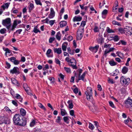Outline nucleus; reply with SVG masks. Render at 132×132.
Here are the masks:
<instances>
[{
	"mask_svg": "<svg viewBox=\"0 0 132 132\" xmlns=\"http://www.w3.org/2000/svg\"><path fill=\"white\" fill-rule=\"evenodd\" d=\"M108 12V11L106 10H104L102 13V14L106 15Z\"/></svg>",
	"mask_w": 132,
	"mask_h": 132,
	"instance_id": "54",
	"label": "nucleus"
},
{
	"mask_svg": "<svg viewBox=\"0 0 132 132\" xmlns=\"http://www.w3.org/2000/svg\"><path fill=\"white\" fill-rule=\"evenodd\" d=\"M105 27V24L103 23H101L100 26V29H104V28Z\"/></svg>",
	"mask_w": 132,
	"mask_h": 132,
	"instance_id": "40",
	"label": "nucleus"
},
{
	"mask_svg": "<svg viewBox=\"0 0 132 132\" xmlns=\"http://www.w3.org/2000/svg\"><path fill=\"white\" fill-rule=\"evenodd\" d=\"M2 24L5 26L8 30L10 29L11 26V20L10 18H7L3 20Z\"/></svg>",
	"mask_w": 132,
	"mask_h": 132,
	"instance_id": "3",
	"label": "nucleus"
},
{
	"mask_svg": "<svg viewBox=\"0 0 132 132\" xmlns=\"http://www.w3.org/2000/svg\"><path fill=\"white\" fill-rule=\"evenodd\" d=\"M55 20H51L50 21H49V24H50L52 26L53 25L54 23V22L55 21Z\"/></svg>",
	"mask_w": 132,
	"mask_h": 132,
	"instance_id": "57",
	"label": "nucleus"
},
{
	"mask_svg": "<svg viewBox=\"0 0 132 132\" xmlns=\"http://www.w3.org/2000/svg\"><path fill=\"white\" fill-rule=\"evenodd\" d=\"M35 121L34 120L32 121L30 124V126L31 127L33 126L35 124Z\"/></svg>",
	"mask_w": 132,
	"mask_h": 132,
	"instance_id": "62",
	"label": "nucleus"
},
{
	"mask_svg": "<svg viewBox=\"0 0 132 132\" xmlns=\"http://www.w3.org/2000/svg\"><path fill=\"white\" fill-rule=\"evenodd\" d=\"M114 41H117L119 40L118 36L116 35L113 38Z\"/></svg>",
	"mask_w": 132,
	"mask_h": 132,
	"instance_id": "49",
	"label": "nucleus"
},
{
	"mask_svg": "<svg viewBox=\"0 0 132 132\" xmlns=\"http://www.w3.org/2000/svg\"><path fill=\"white\" fill-rule=\"evenodd\" d=\"M34 4L31 3L30 4L29 6V9L30 11H32L34 8Z\"/></svg>",
	"mask_w": 132,
	"mask_h": 132,
	"instance_id": "32",
	"label": "nucleus"
},
{
	"mask_svg": "<svg viewBox=\"0 0 132 132\" xmlns=\"http://www.w3.org/2000/svg\"><path fill=\"white\" fill-rule=\"evenodd\" d=\"M10 123V119L4 116L0 117V124H9Z\"/></svg>",
	"mask_w": 132,
	"mask_h": 132,
	"instance_id": "4",
	"label": "nucleus"
},
{
	"mask_svg": "<svg viewBox=\"0 0 132 132\" xmlns=\"http://www.w3.org/2000/svg\"><path fill=\"white\" fill-rule=\"evenodd\" d=\"M72 39V37L71 36H68L67 40L69 41H71Z\"/></svg>",
	"mask_w": 132,
	"mask_h": 132,
	"instance_id": "55",
	"label": "nucleus"
},
{
	"mask_svg": "<svg viewBox=\"0 0 132 132\" xmlns=\"http://www.w3.org/2000/svg\"><path fill=\"white\" fill-rule=\"evenodd\" d=\"M67 43L66 42H65L62 45V49L63 51H66L67 48Z\"/></svg>",
	"mask_w": 132,
	"mask_h": 132,
	"instance_id": "21",
	"label": "nucleus"
},
{
	"mask_svg": "<svg viewBox=\"0 0 132 132\" xmlns=\"http://www.w3.org/2000/svg\"><path fill=\"white\" fill-rule=\"evenodd\" d=\"M83 34H77V39L78 40H80L83 36Z\"/></svg>",
	"mask_w": 132,
	"mask_h": 132,
	"instance_id": "31",
	"label": "nucleus"
},
{
	"mask_svg": "<svg viewBox=\"0 0 132 132\" xmlns=\"http://www.w3.org/2000/svg\"><path fill=\"white\" fill-rule=\"evenodd\" d=\"M13 121L16 125L24 126L26 125V121L25 120H23L21 116L19 114L15 115L13 118Z\"/></svg>",
	"mask_w": 132,
	"mask_h": 132,
	"instance_id": "1",
	"label": "nucleus"
},
{
	"mask_svg": "<svg viewBox=\"0 0 132 132\" xmlns=\"http://www.w3.org/2000/svg\"><path fill=\"white\" fill-rule=\"evenodd\" d=\"M87 99L89 101H92L93 99V92L92 88L90 87L87 88V91L85 92Z\"/></svg>",
	"mask_w": 132,
	"mask_h": 132,
	"instance_id": "2",
	"label": "nucleus"
},
{
	"mask_svg": "<svg viewBox=\"0 0 132 132\" xmlns=\"http://www.w3.org/2000/svg\"><path fill=\"white\" fill-rule=\"evenodd\" d=\"M89 128L92 130H93L95 128L94 125L90 123H89Z\"/></svg>",
	"mask_w": 132,
	"mask_h": 132,
	"instance_id": "38",
	"label": "nucleus"
},
{
	"mask_svg": "<svg viewBox=\"0 0 132 132\" xmlns=\"http://www.w3.org/2000/svg\"><path fill=\"white\" fill-rule=\"evenodd\" d=\"M97 42L98 43L101 44L104 42V38L102 36H100L97 39Z\"/></svg>",
	"mask_w": 132,
	"mask_h": 132,
	"instance_id": "13",
	"label": "nucleus"
},
{
	"mask_svg": "<svg viewBox=\"0 0 132 132\" xmlns=\"http://www.w3.org/2000/svg\"><path fill=\"white\" fill-rule=\"evenodd\" d=\"M109 103L110 106L113 108L114 107V105L112 102L110 101L109 102Z\"/></svg>",
	"mask_w": 132,
	"mask_h": 132,
	"instance_id": "58",
	"label": "nucleus"
},
{
	"mask_svg": "<svg viewBox=\"0 0 132 132\" xmlns=\"http://www.w3.org/2000/svg\"><path fill=\"white\" fill-rule=\"evenodd\" d=\"M36 4L37 5H42V4L39 0H35Z\"/></svg>",
	"mask_w": 132,
	"mask_h": 132,
	"instance_id": "42",
	"label": "nucleus"
},
{
	"mask_svg": "<svg viewBox=\"0 0 132 132\" xmlns=\"http://www.w3.org/2000/svg\"><path fill=\"white\" fill-rule=\"evenodd\" d=\"M51 50L50 49H48L47 51V52L46 53V54L48 57H52L53 56L52 55H50V54L51 52Z\"/></svg>",
	"mask_w": 132,
	"mask_h": 132,
	"instance_id": "27",
	"label": "nucleus"
},
{
	"mask_svg": "<svg viewBox=\"0 0 132 132\" xmlns=\"http://www.w3.org/2000/svg\"><path fill=\"white\" fill-rule=\"evenodd\" d=\"M69 116L64 117L63 118V119L64 121L67 124H68L69 122L68 121L69 120Z\"/></svg>",
	"mask_w": 132,
	"mask_h": 132,
	"instance_id": "26",
	"label": "nucleus"
},
{
	"mask_svg": "<svg viewBox=\"0 0 132 132\" xmlns=\"http://www.w3.org/2000/svg\"><path fill=\"white\" fill-rule=\"evenodd\" d=\"M82 19V18L80 16H75L73 19V21L74 22L75 21H81Z\"/></svg>",
	"mask_w": 132,
	"mask_h": 132,
	"instance_id": "12",
	"label": "nucleus"
},
{
	"mask_svg": "<svg viewBox=\"0 0 132 132\" xmlns=\"http://www.w3.org/2000/svg\"><path fill=\"white\" fill-rule=\"evenodd\" d=\"M11 80L12 83L14 84H19L18 81L14 78H11Z\"/></svg>",
	"mask_w": 132,
	"mask_h": 132,
	"instance_id": "30",
	"label": "nucleus"
},
{
	"mask_svg": "<svg viewBox=\"0 0 132 132\" xmlns=\"http://www.w3.org/2000/svg\"><path fill=\"white\" fill-rule=\"evenodd\" d=\"M87 73L86 71L84 72L82 75L80 76L78 80H82L84 81V78L85 77V76L86 75V74Z\"/></svg>",
	"mask_w": 132,
	"mask_h": 132,
	"instance_id": "23",
	"label": "nucleus"
},
{
	"mask_svg": "<svg viewBox=\"0 0 132 132\" xmlns=\"http://www.w3.org/2000/svg\"><path fill=\"white\" fill-rule=\"evenodd\" d=\"M10 4V3H5L4 5H3L1 7L3 9V10H4L6 8H8Z\"/></svg>",
	"mask_w": 132,
	"mask_h": 132,
	"instance_id": "16",
	"label": "nucleus"
},
{
	"mask_svg": "<svg viewBox=\"0 0 132 132\" xmlns=\"http://www.w3.org/2000/svg\"><path fill=\"white\" fill-rule=\"evenodd\" d=\"M10 73L12 74L17 73L18 74L20 73V72L19 71V69L18 68L14 67L13 69L11 70L10 71Z\"/></svg>",
	"mask_w": 132,
	"mask_h": 132,
	"instance_id": "10",
	"label": "nucleus"
},
{
	"mask_svg": "<svg viewBox=\"0 0 132 132\" xmlns=\"http://www.w3.org/2000/svg\"><path fill=\"white\" fill-rule=\"evenodd\" d=\"M16 95L15 97L17 99L19 100V102L21 103H22L23 98L21 97V96L19 94H17Z\"/></svg>",
	"mask_w": 132,
	"mask_h": 132,
	"instance_id": "19",
	"label": "nucleus"
},
{
	"mask_svg": "<svg viewBox=\"0 0 132 132\" xmlns=\"http://www.w3.org/2000/svg\"><path fill=\"white\" fill-rule=\"evenodd\" d=\"M106 30L108 33H113L114 32V31L110 29L109 27H107V28Z\"/></svg>",
	"mask_w": 132,
	"mask_h": 132,
	"instance_id": "35",
	"label": "nucleus"
},
{
	"mask_svg": "<svg viewBox=\"0 0 132 132\" xmlns=\"http://www.w3.org/2000/svg\"><path fill=\"white\" fill-rule=\"evenodd\" d=\"M125 105L127 108L132 107V100L128 98L125 102Z\"/></svg>",
	"mask_w": 132,
	"mask_h": 132,
	"instance_id": "8",
	"label": "nucleus"
},
{
	"mask_svg": "<svg viewBox=\"0 0 132 132\" xmlns=\"http://www.w3.org/2000/svg\"><path fill=\"white\" fill-rule=\"evenodd\" d=\"M23 87L27 93L29 95H32V93L28 92L29 90L30 89V88L28 86L26 83H24L23 85Z\"/></svg>",
	"mask_w": 132,
	"mask_h": 132,
	"instance_id": "9",
	"label": "nucleus"
},
{
	"mask_svg": "<svg viewBox=\"0 0 132 132\" xmlns=\"http://www.w3.org/2000/svg\"><path fill=\"white\" fill-rule=\"evenodd\" d=\"M38 106L41 108L43 109L44 110L46 111V110L45 108L43 106V105H42L41 103H38Z\"/></svg>",
	"mask_w": 132,
	"mask_h": 132,
	"instance_id": "36",
	"label": "nucleus"
},
{
	"mask_svg": "<svg viewBox=\"0 0 132 132\" xmlns=\"http://www.w3.org/2000/svg\"><path fill=\"white\" fill-rule=\"evenodd\" d=\"M130 80L129 78H128L126 79L124 78V77L123 76H121L120 78V82L122 85H128L129 82L128 81Z\"/></svg>",
	"mask_w": 132,
	"mask_h": 132,
	"instance_id": "5",
	"label": "nucleus"
},
{
	"mask_svg": "<svg viewBox=\"0 0 132 132\" xmlns=\"http://www.w3.org/2000/svg\"><path fill=\"white\" fill-rule=\"evenodd\" d=\"M20 113L22 116H24L26 115V112L24 109L21 108L20 109Z\"/></svg>",
	"mask_w": 132,
	"mask_h": 132,
	"instance_id": "22",
	"label": "nucleus"
},
{
	"mask_svg": "<svg viewBox=\"0 0 132 132\" xmlns=\"http://www.w3.org/2000/svg\"><path fill=\"white\" fill-rule=\"evenodd\" d=\"M108 80L109 82L110 83H111V84H113L114 83L112 80L111 79L109 78H108Z\"/></svg>",
	"mask_w": 132,
	"mask_h": 132,
	"instance_id": "64",
	"label": "nucleus"
},
{
	"mask_svg": "<svg viewBox=\"0 0 132 132\" xmlns=\"http://www.w3.org/2000/svg\"><path fill=\"white\" fill-rule=\"evenodd\" d=\"M67 23L66 21H61L60 22V26L61 27H63L65 26L67 24Z\"/></svg>",
	"mask_w": 132,
	"mask_h": 132,
	"instance_id": "18",
	"label": "nucleus"
},
{
	"mask_svg": "<svg viewBox=\"0 0 132 132\" xmlns=\"http://www.w3.org/2000/svg\"><path fill=\"white\" fill-rule=\"evenodd\" d=\"M9 59H10L11 61L13 63L16 60V59L14 57H12L10 59L9 58Z\"/></svg>",
	"mask_w": 132,
	"mask_h": 132,
	"instance_id": "46",
	"label": "nucleus"
},
{
	"mask_svg": "<svg viewBox=\"0 0 132 132\" xmlns=\"http://www.w3.org/2000/svg\"><path fill=\"white\" fill-rule=\"evenodd\" d=\"M55 38L54 37H51L49 39V42L50 43H52L53 41L55 40Z\"/></svg>",
	"mask_w": 132,
	"mask_h": 132,
	"instance_id": "45",
	"label": "nucleus"
},
{
	"mask_svg": "<svg viewBox=\"0 0 132 132\" xmlns=\"http://www.w3.org/2000/svg\"><path fill=\"white\" fill-rule=\"evenodd\" d=\"M61 36V35L60 34V31L58 32L56 35V38L59 40H60Z\"/></svg>",
	"mask_w": 132,
	"mask_h": 132,
	"instance_id": "28",
	"label": "nucleus"
},
{
	"mask_svg": "<svg viewBox=\"0 0 132 132\" xmlns=\"http://www.w3.org/2000/svg\"><path fill=\"white\" fill-rule=\"evenodd\" d=\"M17 25V21L16 20H14L12 26L16 27V26Z\"/></svg>",
	"mask_w": 132,
	"mask_h": 132,
	"instance_id": "63",
	"label": "nucleus"
},
{
	"mask_svg": "<svg viewBox=\"0 0 132 132\" xmlns=\"http://www.w3.org/2000/svg\"><path fill=\"white\" fill-rule=\"evenodd\" d=\"M85 24V21H82L81 23V25L80 27H81V28L84 27Z\"/></svg>",
	"mask_w": 132,
	"mask_h": 132,
	"instance_id": "44",
	"label": "nucleus"
},
{
	"mask_svg": "<svg viewBox=\"0 0 132 132\" xmlns=\"http://www.w3.org/2000/svg\"><path fill=\"white\" fill-rule=\"evenodd\" d=\"M99 47V46L98 45H96L94 47H90L89 49L92 52L95 53L97 52Z\"/></svg>",
	"mask_w": 132,
	"mask_h": 132,
	"instance_id": "11",
	"label": "nucleus"
},
{
	"mask_svg": "<svg viewBox=\"0 0 132 132\" xmlns=\"http://www.w3.org/2000/svg\"><path fill=\"white\" fill-rule=\"evenodd\" d=\"M123 31L127 35H131L132 34V28L131 27L126 26L124 28Z\"/></svg>",
	"mask_w": 132,
	"mask_h": 132,
	"instance_id": "7",
	"label": "nucleus"
},
{
	"mask_svg": "<svg viewBox=\"0 0 132 132\" xmlns=\"http://www.w3.org/2000/svg\"><path fill=\"white\" fill-rule=\"evenodd\" d=\"M67 50L68 53H69L70 54L72 55H73L74 54V51H71V50L70 49V47L68 48H67Z\"/></svg>",
	"mask_w": 132,
	"mask_h": 132,
	"instance_id": "41",
	"label": "nucleus"
},
{
	"mask_svg": "<svg viewBox=\"0 0 132 132\" xmlns=\"http://www.w3.org/2000/svg\"><path fill=\"white\" fill-rule=\"evenodd\" d=\"M71 64L69 63L68 65L72 67L73 69H77V68L76 66V61L75 59L74 58H72L70 59V62Z\"/></svg>",
	"mask_w": 132,
	"mask_h": 132,
	"instance_id": "6",
	"label": "nucleus"
},
{
	"mask_svg": "<svg viewBox=\"0 0 132 132\" xmlns=\"http://www.w3.org/2000/svg\"><path fill=\"white\" fill-rule=\"evenodd\" d=\"M49 80L51 81V83H53L54 81V78H49Z\"/></svg>",
	"mask_w": 132,
	"mask_h": 132,
	"instance_id": "60",
	"label": "nucleus"
},
{
	"mask_svg": "<svg viewBox=\"0 0 132 132\" xmlns=\"http://www.w3.org/2000/svg\"><path fill=\"white\" fill-rule=\"evenodd\" d=\"M110 51H109V50H108L107 49H106V50H105L104 51V55L105 56V57L106 56V54L110 52Z\"/></svg>",
	"mask_w": 132,
	"mask_h": 132,
	"instance_id": "53",
	"label": "nucleus"
},
{
	"mask_svg": "<svg viewBox=\"0 0 132 132\" xmlns=\"http://www.w3.org/2000/svg\"><path fill=\"white\" fill-rule=\"evenodd\" d=\"M65 71L68 73H70L71 72L70 69L69 68L64 67V68Z\"/></svg>",
	"mask_w": 132,
	"mask_h": 132,
	"instance_id": "50",
	"label": "nucleus"
},
{
	"mask_svg": "<svg viewBox=\"0 0 132 132\" xmlns=\"http://www.w3.org/2000/svg\"><path fill=\"white\" fill-rule=\"evenodd\" d=\"M72 89L73 90L74 93L75 94H77L78 92V89L77 87H76L74 89L72 88Z\"/></svg>",
	"mask_w": 132,
	"mask_h": 132,
	"instance_id": "39",
	"label": "nucleus"
},
{
	"mask_svg": "<svg viewBox=\"0 0 132 132\" xmlns=\"http://www.w3.org/2000/svg\"><path fill=\"white\" fill-rule=\"evenodd\" d=\"M33 31L35 33H37L38 32H40V30L37 29V27H36L34 28Z\"/></svg>",
	"mask_w": 132,
	"mask_h": 132,
	"instance_id": "34",
	"label": "nucleus"
},
{
	"mask_svg": "<svg viewBox=\"0 0 132 132\" xmlns=\"http://www.w3.org/2000/svg\"><path fill=\"white\" fill-rule=\"evenodd\" d=\"M12 103L16 106H17L18 105V104L15 101L12 100Z\"/></svg>",
	"mask_w": 132,
	"mask_h": 132,
	"instance_id": "56",
	"label": "nucleus"
},
{
	"mask_svg": "<svg viewBox=\"0 0 132 132\" xmlns=\"http://www.w3.org/2000/svg\"><path fill=\"white\" fill-rule=\"evenodd\" d=\"M84 27L82 28H81V27H80L78 29V31L77 32V34H83L84 31Z\"/></svg>",
	"mask_w": 132,
	"mask_h": 132,
	"instance_id": "15",
	"label": "nucleus"
},
{
	"mask_svg": "<svg viewBox=\"0 0 132 132\" xmlns=\"http://www.w3.org/2000/svg\"><path fill=\"white\" fill-rule=\"evenodd\" d=\"M112 23L113 25H117L119 26H121L119 22L115 21H112Z\"/></svg>",
	"mask_w": 132,
	"mask_h": 132,
	"instance_id": "37",
	"label": "nucleus"
},
{
	"mask_svg": "<svg viewBox=\"0 0 132 132\" xmlns=\"http://www.w3.org/2000/svg\"><path fill=\"white\" fill-rule=\"evenodd\" d=\"M3 49L6 52V53L10 54L11 53V51L7 48H5V47H3Z\"/></svg>",
	"mask_w": 132,
	"mask_h": 132,
	"instance_id": "33",
	"label": "nucleus"
},
{
	"mask_svg": "<svg viewBox=\"0 0 132 132\" xmlns=\"http://www.w3.org/2000/svg\"><path fill=\"white\" fill-rule=\"evenodd\" d=\"M109 63L112 66L115 65L117 64V63L115 62L113 60L109 61Z\"/></svg>",
	"mask_w": 132,
	"mask_h": 132,
	"instance_id": "29",
	"label": "nucleus"
},
{
	"mask_svg": "<svg viewBox=\"0 0 132 132\" xmlns=\"http://www.w3.org/2000/svg\"><path fill=\"white\" fill-rule=\"evenodd\" d=\"M55 15V12L53 8H51V12L49 18H53Z\"/></svg>",
	"mask_w": 132,
	"mask_h": 132,
	"instance_id": "14",
	"label": "nucleus"
},
{
	"mask_svg": "<svg viewBox=\"0 0 132 132\" xmlns=\"http://www.w3.org/2000/svg\"><path fill=\"white\" fill-rule=\"evenodd\" d=\"M99 29L98 27L95 26L94 29V31L95 32H97L99 31Z\"/></svg>",
	"mask_w": 132,
	"mask_h": 132,
	"instance_id": "43",
	"label": "nucleus"
},
{
	"mask_svg": "<svg viewBox=\"0 0 132 132\" xmlns=\"http://www.w3.org/2000/svg\"><path fill=\"white\" fill-rule=\"evenodd\" d=\"M5 31H6V29L5 28H3L0 30V32L2 34H4L5 33Z\"/></svg>",
	"mask_w": 132,
	"mask_h": 132,
	"instance_id": "52",
	"label": "nucleus"
},
{
	"mask_svg": "<svg viewBox=\"0 0 132 132\" xmlns=\"http://www.w3.org/2000/svg\"><path fill=\"white\" fill-rule=\"evenodd\" d=\"M128 71V68L126 67H124L122 69V72L123 74L126 73Z\"/></svg>",
	"mask_w": 132,
	"mask_h": 132,
	"instance_id": "25",
	"label": "nucleus"
},
{
	"mask_svg": "<svg viewBox=\"0 0 132 132\" xmlns=\"http://www.w3.org/2000/svg\"><path fill=\"white\" fill-rule=\"evenodd\" d=\"M55 53H56L58 54H60L61 53L62 51L61 48H55L54 50Z\"/></svg>",
	"mask_w": 132,
	"mask_h": 132,
	"instance_id": "17",
	"label": "nucleus"
},
{
	"mask_svg": "<svg viewBox=\"0 0 132 132\" xmlns=\"http://www.w3.org/2000/svg\"><path fill=\"white\" fill-rule=\"evenodd\" d=\"M68 103L69 104V108L70 109H71L73 108V105L72 101H68Z\"/></svg>",
	"mask_w": 132,
	"mask_h": 132,
	"instance_id": "20",
	"label": "nucleus"
},
{
	"mask_svg": "<svg viewBox=\"0 0 132 132\" xmlns=\"http://www.w3.org/2000/svg\"><path fill=\"white\" fill-rule=\"evenodd\" d=\"M61 120V118L60 117L58 116L57 117V119L56 120V122L58 123L60 122Z\"/></svg>",
	"mask_w": 132,
	"mask_h": 132,
	"instance_id": "48",
	"label": "nucleus"
},
{
	"mask_svg": "<svg viewBox=\"0 0 132 132\" xmlns=\"http://www.w3.org/2000/svg\"><path fill=\"white\" fill-rule=\"evenodd\" d=\"M6 64L7 65V67H6L5 68L7 69L9 68L11 66V65L10 64L7 62H6Z\"/></svg>",
	"mask_w": 132,
	"mask_h": 132,
	"instance_id": "61",
	"label": "nucleus"
},
{
	"mask_svg": "<svg viewBox=\"0 0 132 132\" xmlns=\"http://www.w3.org/2000/svg\"><path fill=\"white\" fill-rule=\"evenodd\" d=\"M22 30L21 29H20L18 30H17L16 31L14 32V34H15L16 32H18L19 34H20L21 32L22 31Z\"/></svg>",
	"mask_w": 132,
	"mask_h": 132,
	"instance_id": "59",
	"label": "nucleus"
},
{
	"mask_svg": "<svg viewBox=\"0 0 132 132\" xmlns=\"http://www.w3.org/2000/svg\"><path fill=\"white\" fill-rule=\"evenodd\" d=\"M60 110L61 114L62 116H63L67 114L66 111L64 109H60Z\"/></svg>",
	"mask_w": 132,
	"mask_h": 132,
	"instance_id": "24",
	"label": "nucleus"
},
{
	"mask_svg": "<svg viewBox=\"0 0 132 132\" xmlns=\"http://www.w3.org/2000/svg\"><path fill=\"white\" fill-rule=\"evenodd\" d=\"M70 114L73 116L75 117V115H74V111L73 110H71L69 112Z\"/></svg>",
	"mask_w": 132,
	"mask_h": 132,
	"instance_id": "47",
	"label": "nucleus"
},
{
	"mask_svg": "<svg viewBox=\"0 0 132 132\" xmlns=\"http://www.w3.org/2000/svg\"><path fill=\"white\" fill-rule=\"evenodd\" d=\"M55 62L56 63L59 64V65H60V61L59 60V59H55Z\"/></svg>",
	"mask_w": 132,
	"mask_h": 132,
	"instance_id": "51",
	"label": "nucleus"
}]
</instances>
